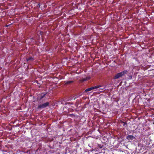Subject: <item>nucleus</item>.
<instances>
[{
    "mask_svg": "<svg viewBox=\"0 0 154 154\" xmlns=\"http://www.w3.org/2000/svg\"><path fill=\"white\" fill-rule=\"evenodd\" d=\"M127 72V71H124L117 73L114 77V79H117L121 77Z\"/></svg>",
    "mask_w": 154,
    "mask_h": 154,
    "instance_id": "obj_1",
    "label": "nucleus"
},
{
    "mask_svg": "<svg viewBox=\"0 0 154 154\" xmlns=\"http://www.w3.org/2000/svg\"><path fill=\"white\" fill-rule=\"evenodd\" d=\"M101 87V85H97V86H95L94 87H91V88L86 89L85 90V92L89 91H91V90L97 88H99Z\"/></svg>",
    "mask_w": 154,
    "mask_h": 154,
    "instance_id": "obj_2",
    "label": "nucleus"
},
{
    "mask_svg": "<svg viewBox=\"0 0 154 154\" xmlns=\"http://www.w3.org/2000/svg\"><path fill=\"white\" fill-rule=\"evenodd\" d=\"M49 103L47 102L44 103H43V104L39 105L38 107V108L39 109L44 108L48 106L49 105Z\"/></svg>",
    "mask_w": 154,
    "mask_h": 154,
    "instance_id": "obj_3",
    "label": "nucleus"
},
{
    "mask_svg": "<svg viewBox=\"0 0 154 154\" xmlns=\"http://www.w3.org/2000/svg\"><path fill=\"white\" fill-rule=\"evenodd\" d=\"M127 138L128 140H132L135 138V137L131 135H128L127 137Z\"/></svg>",
    "mask_w": 154,
    "mask_h": 154,
    "instance_id": "obj_4",
    "label": "nucleus"
},
{
    "mask_svg": "<svg viewBox=\"0 0 154 154\" xmlns=\"http://www.w3.org/2000/svg\"><path fill=\"white\" fill-rule=\"evenodd\" d=\"M45 94H41L40 96V97H39L40 99H42V98H43L45 97Z\"/></svg>",
    "mask_w": 154,
    "mask_h": 154,
    "instance_id": "obj_5",
    "label": "nucleus"
},
{
    "mask_svg": "<svg viewBox=\"0 0 154 154\" xmlns=\"http://www.w3.org/2000/svg\"><path fill=\"white\" fill-rule=\"evenodd\" d=\"M33 60V58L32 57H30L29 58L27 59V61L32 60Z\"/></svg>",
    "mask_w": 154,
    "mask_h": 154,
    "instance_id": "obj_6",
    "label": "nucleus"
},
{
    "mask_svg": "<svg viewBox=\"0 0 154 154\" xmlns=\"http://www.w3.org/2000/svg\"><path fill=\"white\" fill-rule=\"evenodd\" d=\"M73 82V81H67L66 83V84H70L71 83H72Z\"/></svg>",
    "mask_w": 154,
    "mask_h": 154,
    "instance_id": "obj_7",
    "label": "nucleus"
},
{
    "mask_svg": "<svg viewBox=\"0 0 154 154\" xmlns=\"http://www.w3.org/2000/svg\"><path fill=\"white\" fill-rule=\"evenodd\" d=\"M104 88L103 87V88H100L99 89H101L102 90H103V89H104Z\"/></svg>",
    "mask_w": 154,
    "mask_h": 154,
    "instance_id": "obj_8",
    "label": "nucleus"
}]
</instances>
